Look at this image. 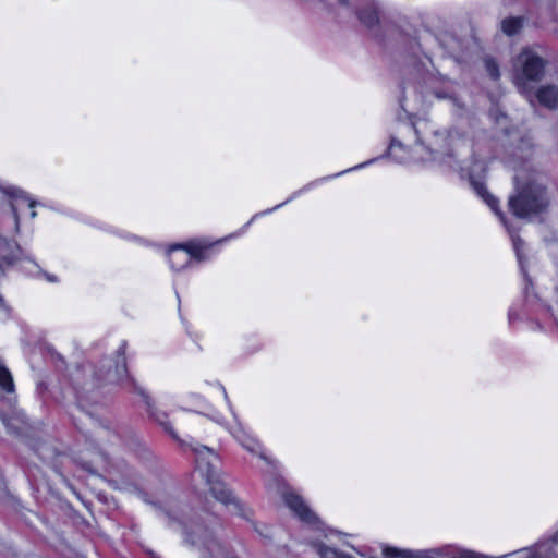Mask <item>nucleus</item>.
Segmentation results:
<instances>
[{"label":"nucleus","mask_w":558,"mask_h":558,"mask_svg":"<svg viewBox=\"0 0 558 558\" xmlns=\"http://www.w3.org/2000/svg\"><path fill=\"white\" fill-rule=\"evenodd\" d=\"M165 515L169 526L182 534L184 542L198 551L199 558H233L228 556L220 518L207 509L185 511L168 501Z\"/></svg>","instance_id":"obj_1"},{"label":"nucleus","mask_w":558,"mask_h":558,"mask_svg":"<svg viewBox=\"0 0 558 558\" xmlns=\"http://www.w3.org/2000/svg\"><path fill=\"white\" fill-rule=\"evenodd\" d=\"M5 192L12 197L11 209H12L14 220H15V229H16V231H19V228H20L19 210L21 208V205L23 203H26L27 207H29L32 209L31 217L35 218L37 216V213L33 208L35 207L36 202L33 199H29L23 191L15 189V187H10Z\"/></svg>","instance_id":"obj_13"},{"label":"nucleus","mask_w":558,"mask_h":558,"mask_svg":"<svg viewBox=\"0 0 558 558\" xmlns=\"http://www.w3.org/2000/svg\"><path fill=\"white\" fill-rule=\"evenodd\" d=\"M77 407L84 410V396L80 391H77Z\"/></svg>","instance_id":"obj_24"},{"label":"nucleus","mask_w":558,"mask_h":558,"mask_svg":"<svg viewBox=\"0 0 558 558\" xmlns=\"http://www.w3.org/2000/svg\"><path fill=\"white\" fill-rule=\"evenodd\" d=\"M515 192L509 197L508 206L518 218L532 219L546 213L550 198L542 178L532 173L525 177L520 171L514 177Z\"/></svg>","instance_id":"obj_3"},{"label":"nucleus","mask_w":558,"mask_h":558,"mask_svg":"<svg viewBox=\"0 0 558 558\" xmlns=\"http://www.w3.org/2000/svg\"><path fill=\"white\" fill-rule=\"evenodd\" d=\"M383 554L386 558H439L437 551H420L413 553L408 550H400L395 547H385Z\"/></svg>","instance_id":"obj_14"},{"label":"nucleus","mask_w":558,"mask_h":558,"mask_svg":"<svg viewBox=\"0 0 558 558\" xmlns=\"http://www.w3.org/2000/svg\"><path fill=\"white\" fill-rule=\"evenodd\" d=\"M426 89L440 99H450L456 106L461 107L453 95V82L437 73H427L423 77Z\"/></svg>","instance_id":"obj_9"},{"label":"nucleus","mask_w":558,"mask_h":558,"mask_svg":"<svg viewBox=\"0 0 558 558\" xmlns=\"http://www.w3.org/2000/svg\"><path fill=\"white\" fill-rule=\"evenodd\" d=\"M546 60L533 47L523 48L513 60V81L520 89L543 78Z\"/></svg>","instance_id":"obj_5"},{"label":"nucleus","mask_w":558,"mask_h":558,"mask_svg":"<svg viewBox=\"0 0 558 558\" xmlns=\"http://www.w3.org/2000/svg\"><path fill=\"white\" fill-rule=\"evenodd\" d=\"M23 260L31 265L28 269L31 275H36L39 271L38 266L33 260L23 257V251L16 242L0 236V275H3L15 263Z\"/></svg>","instance_id":"obj_7"},{"label":"nucleus","mask_w":558,"mask_h":558,"mask_svg":"<svg viewBox=\"0 0 558 558\" xmlns=\"http://www.w3.org/2000/svg\"><path fill=\"white\" fill-rule=\"evenodd\" d=\"M283 500L301 521L307 524H315L318 521L316 514L307 507L299 495L286 492L283 494Z\"/></svg>","instance_id":"obj_11"},{"label":"nucleus","mask_w":558,"mask_h":558,"mask_svg":"<svg viewBox=\"0 0 558 558\" xmlns=\"http://www.w3.org/2000/svg\"><path fill=\"white\" fill-rule=\"evenodd\" d=\"M359 17L363 24L368 27L375 26L379 22L378 10L375 7L363 9L359 12Z\"/></svg>","instance_id":"obj_16"},{"label":"nucleus","mask_w":558,"mask_h":558,"mask_svg":"<svg viewBox=\"0 0 558 558\" xmlns=\"http://www.w3.org/2000/svg\"><path fill=\"white\" fill-rule=\"evenodd\" d=\"M538 102L549 109H554L558 105V87L547 85L541 87L536 93Z\"/></svg>","instance_id":"obj_15"},{"label":"nucleus","mask_w":558,"mask_h":558,"mask_svg":"<svg viewBox=\"0 0 558 558\" xmlns=\"http://www.w3.org/2000/svg\"><path fill=\"white\" fill-rule=\"evenodd\" d=\"M452 558H478V556L472 551L461 550L458 551Z\"/></svg>","instance_id":"obj_22"},{"label":"nucleus","mask_w":558,"mask_h":558,"mask_svg":"<svg viewBox=\"0 0 558 558\" xmlns=\"http://www.w3.org/2000/svg\"><path fill=\"white\" fill-rule=\"evenodd\" d=\"M45 277L49 282H58V278L54 275L45 274Z\"/></svg>","instance_id":"obj_25"},{"label":"nucleus","mask_w":558,"mask_h":558,"mask_svg":"<svg viewBox=\"0 0 558 558\" xmlns=\"http://www.w3.org/2000/svg\"><path fill=\"white\" fill-rule=\"evenodd\" d=\"M125 348L126 343L122 342L116 351L114 357H105L101 361L100 367L94 373L95 385L100 386L102 384H114L123 387H130L134 389V391H138V393L145 399L147 405L150 407L148 396L132 378H130L128 374Z\"/></svg>","instance_id":"obj_4"},{"label":"nucleus","mask_w":558,"mask_h":558,"mask_svg":"<svg viewBox=\"0 0 558 558\" xmlns=\"http://www.w3.org/2000/svg\"><path fill=\"white\" fill-rule=\"evenodd\" d=\"M153 415L155 416V420L163 426L165 430L168 432L172 438L174 439H178V436L177 434L174 433V430L172 429V427L170 426V424L166 421V417L167 415L163 414V413H160V414H157V413H153Z\"/></svg>","instance_id":"obj_21"},{"label":"nucleus","mask_w":558,"mask_h":558,"mask_svg":"<svg viewBox=\"0 0 558 558\" xmlns=\"http://www.w3.org/2000/svg\"><path fill=\"white\" fill-rule=\"evenodd\" d=\"M522 24L521 17H507L501 22V29L506 35L512 36L521 29Z\"/></svg>","instance_id":"obj_17"},{"label":"nucleus","mask_w":558,"mask_h":558,"mask_svg":"<svg viewBox=\"0 0 558 558\" xmlns=\"http://www.w3.org/2000/svg\"><path fill=\"white\" fill-rule=\"evenodd\" d=\"M520 149L525 150L526 156H530L532 145L529 141H522V145H521Z\"/></svg>","instance_id":"obj_23"},{"label":"nucleus","mask_w":558,"mask_h":558,"mask_svg":"<svg viewBox=\"0 0 558 558\" xmlns=\"http://www.w3.org/2000/svg\"><path fill=\"white\" fill-rule=\"evenodd\" d=\"M13 389L14 385L10 372L0 365V390L12 392Z\"/></svg>","instance_id":"obj_18"},{"label":"nucleus","mask_w":558,"mask_h":558,"mask_svg":"<svg viewBox=\"0 0 558 558\" xmlns=\"http://www.w3.org/2000/svg\"><path fill=\"white\" fill-rule=\"evenodd\" d=\"M318 554L320 558H353L349 555H345L335 548L320 546L318 549Z\"/></svg>","instance_id":"obj_19"},{"label":"nucleus","mask_w":558,"mask_h":558,"mask_svg":"<svg viewBox=\"0 0 558 558\" xmlns=\"http://www.w3.org/2000/svg\"><path fill=\"white\" fill-rule=\"evenodd\" d=\"M519 558H558V533L551 541L537 544L531 549L517 551Z\"/></svg>","instance_id":"obj_12"},{"label":"nucleus","mask_w":558,"mask_h":558,"mask_svg":"<svg viewBox=\"0 0 558 558\" xmlns=\"http://www.w3.org/2000/svg\"><path fill=\"white\" fill-rule=\"evenodd\" d=\"M340 4L347 5L349 3V0H337Z\"/></svg>","instance_id":"obj_27"},{"label":"nucleus","mask_w":558,"mask_h":558,"mask_svg":"<svg viewBox=\"0 0 558 558\" xmlns=\"http://www.w3.org/2000/svg\"><path fill=\"white\" fill-rule=\"evenodd\" d=\"M222 393H223V398L230 409V411L232 412L233 416L236 417L234 411H233V407L230 402V399L228 397V393L225 389L223 386L220 387ZM238 420V418H235ZM229 432L230 434L232 435V437L247 451H250L251 453H254V454H258L260 458H264L263 453H262V446L259 444V441L254 438L245 428L244 426L239 422V421H235V424L233 426H231L229 428Z\"/></svg>","instance_id":"obj_8"},{"label":"nucleus","mask_w":558,"mask_h":558,"mask_svg":"<svg viewBox=\"0 0 558 558\" xmlns=\"http://www.w3.org/2000/svg\"><path fill=\"white\" fill-rule=\"evenodd\" d=\"M484 62H485V69L487 71L488 75L493 80H498L500 76V73H499V68H498V64L496 63V61L494 59L486 58Z\"/></svg>","instance_id":"obj_20"},{"label":"nucleus","mask_w":558,"mask_h":558,"mask_svg":"<svg viewBox=\"0 0 558 558\" xmlns=\"http://www.w3.org/2000/svg\"><path fill=\"white\" fill-rule=\"evenodd\" d=\"M196 454V470L193 473V481L199 477L209 487L213 497L226 506L228 510L238 517L250 519L252 511L228 488L221 480L216 465L217 457L213 450L205 446L189 444Z\"/></svg>","instance_id":"obj_2"},{"label":"nucleus","mask_w":558,"mask_h":558,"mask_svg":"<svg viewBox=\"0 0 558 558\" xmlns=\"http://www.w3.org/2000/svg\"><path fill=\"white\" fill-rule=\"evenodd\" d=\"M373 162H374V160L372 159V160H369V161H366V162L360 163V165H357V166H355V167L349 168V169L343 170V171H341V172H339V173H336V174H333V175H329V177L320 178V179H317V180H315V181H313V182H311V183L306 184V185H305V186H303L302 189H300V190L295 191V192H294V193H293V194H292L288 199H286L283 203L278 204V205H276V206H275V207H272V208H269V209H266V210H264V211H260V213L255 214V215L251 218V220H250V221L244 226V229H246V228H247V227H248V226H250V225H251V223H252L256 218L274 213L275 210H277V209H279L280 207L284 206L286 204H288L289 202H291L292 199H294L295 197H298V196H299V195H301L302 193L307 192L308 190H311L312 187L316 186L317 184L323 183V182H325V181H327V180H330V179H332V178L340 177V175H342V174H344V173H347V172H350V171H353V170H357V169H362V168H364V167H366L367 165H371V163H373Z\"/></svg>","instance_id":"obj_10"},{"label":"nucleus","mask_w":558,"mask_h":558,"mask_svg":"<svg viewBox=\"0 0 558 558\" xmlns=\"http://www.w3.org/2000/svg\"><path fill=\"white\" fill-rule=\"evenodd\" d=\"M5 306H4V301H3V298L0 295V310H3Z\"/></svg>","instance_id":"obj_26"},{"label":"nucleus","mask_w":558,"mask_h":558,"mask_svg":"<svg viewBox=\"0 0 558 558\" xmlns=\"http://www.w3.org/2000/svg\"><path fill=\"white\" fill-rule=\"evenodd\" d=\"M207 246L196 242L173 245L168 250L170 267L174 271H179L189 266L193 260L203 262L207 258Z\"/></svg>","instance_id":"obj_6"},{"label":"nucleus","mask_w":558,"mask_h":558,"mask_svg":"<svg viewBox=\"0 0 558 558\" xmlns=\"http://www.w3.org/2000/svg\"><path fill=\"white\" fill-rule=\"evenodd\" d=\"M524 155H521V158L527 157L525 150L521 149Z\"/></svg>","instance_id":"obj_28"}]
</instances>
